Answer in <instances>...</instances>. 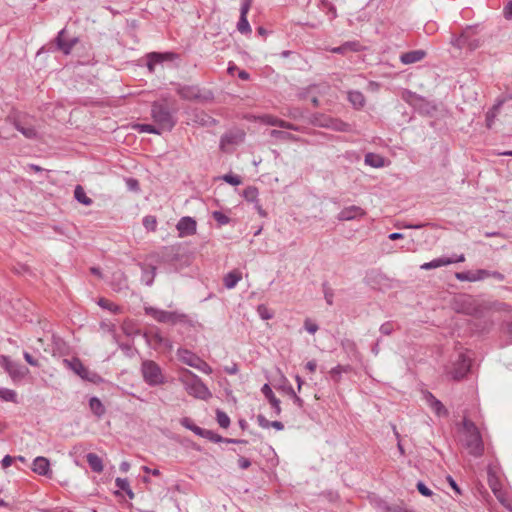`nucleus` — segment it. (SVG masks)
I'll use <instances>...</instances> for the list:
<instances>
[{
  "label": "nucleus",
  "instance_id": "nucleus-1",
  "mask_svg": "<svg viewBox=\"0 0 512 512\" xmlns=\"http://www.w3.org/2000/svg\"><path fill=\"white\" fill-rule=\"evenodd\" d=\"M179 381L183 384L186 392L195 398L208 400L212 397V393L201 378L188 369L181 370Z\"/></svg>",
  "mask_w": 512,
  "mask_h": 512
},
{
  "label": "nucleus",
  "instance_id": "nucleus-2",
  "mask_svg": "<svg viewBox=\"0 0 512 512\" xmlns=\"http://www.w3.org/2000/svg\"><path fill=\"white\" fill-rule=\"evenodd\" d=\"M463 445L469 454L480 457L484 452V444L476 425L467 418L463 419Z\"/></svg>",
  "mask_w": 512,
  "mask_h": 512
},
{
  "label": "nucleus",
  "instance_id": "nucleus-3",
  "mask_svg": "<svg viewBox=\"0 0 512 512\" xmlns=\"http://www.w3.org/2000/svg\"><path fill=\"white\" fill-rule=\"evenodd\" d=\"M151 117L155 124L164 131H171L176 124V119L168 106L164 103L154 102L151 106Z\"/></svg>",
  "mask_w": 512,
  "mask_h": 512
},
{
  "label": "nucleus",
  "instance_id": "nucleus-4",
  "mask_svg": "<svg viewBox=\"0 0 512 512\" xmlns=\"http://www.w3.org/2000/svg\"><path fill=\"white\" fill-rule=\"evenodd\" d=\"M141 374L144 382L151 386H159L166 382L162 368L153 360H144L141 363Z\"/></svg>",
  "mask_w": 512,
  "mask_h": 512
},
{
  "label": "nucleus",
  "instance_id": "nucleus-5",
  "mask_svg": "<svg viewBox=\"0 0 512 512\" xmlns=\"http://www.w3.org/2000/svg\"><path fill=\"white\" fill-rule=\"evenodd\" d=\"M311 123L314 126L328 128L337 132H350L351 125L338 118H333L322 113H316L312 116Z\"/></svg>",
  "mask_w": 512,
  "mask_h": 512
},
{
  "label": "nucleus",
  "instance_id": "nucleus-6",
  "mask_svg": "<svg viewBox=\"0 0 512 512\" xmlns=\"http://www.w3.org/2000/svg\"><path fill=\"white\" fill-rule=\"evenodd\" d=\"M146 313L160 323H170L173 325L177 323H189L188 316L177 311H165L150 307L146 309Z\"/></svg>",
  "mask_w": 512,
  "mask_h": 512
},
{
  "label": "nucleus",
  "instance_id": "nucleus-7",
  "mask_svg": "<svg viewBox=\"0 0 512 512\" xmlns=\"http://www.w3.org/2000/svg\"><path fill=\"white\" fill-rule=\"evenodd\" d=\"M63 364L77 374L81 379L89 381L91 383H99L102 381L100 375L96 372L89 370L83 365L78 358L64 359Z\"/></svg>",
  "mask_w": 512,
  "mask_h": 512
},
{
  "label": "nucleus",
  "instance_id": "nucleus-8",
  "mask_svg": "<svg viewBox=\"0 0 512 512\" xmlns=\"http://www.w3.org/2000/svg\"><path fill=\"white\" fill-rule=\"evenodd\" d=\"M176 92L184 100L210 101L213 99L211 91L202 92L197 85L178 84Z\"/></svg>",
  "mask_w": 512,
  "mask_h": 512
},
{
  "label": "nucleus",
  "instance_id": "nucleus-9",
  "mask_svg": "<svg viewBox=\"0 0 512 512\" xmlns=\"http://www.w3.org/2000/svg\"><path fill=\"white\" fill-rule=\"evenodd\" d=\"M54 42L57 50L61 51L64 55H69L79 44V38L68 37L66 29H62L58 32Z\"/></svg>",
  "mask_w": 512,
  "mask_h": 512
},
{
  "label": "nucleus",
  "instance_id": "nucleus-10",
  "mask_svg": "<svg viewBox=\"0 0 512 512\" xmlns=\"http://www.w3.org/2000/svg\"><path fill=\"white\" fill-rule=\"evenodd\" d=\"M144 338L147 344L155 350L161 347L172 349V342L168 338L163 337L158 328L145 332Z\"/></svg>",
  "mask_w": 512,
  "mask_h": 512
},
{
  "label": "nucleus",
  "instance_id": "nucleus-11",
  "mask_svg": "<svg viewBox=\"0 0 512 512\" xmlns=\"http://www.w3.org/2000/svg\"><path fill=\"white\" fill-rule=\"evenodd\" d=\"M471 366L470 358H468L465 354L460 353L458 355L457 360L453 364V368L450 371V374L453 379L460 380L466 376L469 372Z\"/></svg>",
  "mask_w": 512,
  "mask_h": 512
},
{
  "label": "nucleus",
  "instance_id": "nucleus-12",
  "mask_svg": "<svg viewBox=\"0 0 512 512\" xmlns=\"http://www.w3.org/2000/svg\"><path fill=\"white\" fill-rule=\"evenodd\" d=\"M179 237L192 236L196 233L197 223L196 220L189 216L180 218L176 224Z\"/></svg>",
  "mask_w": 512,
  "mask_h": 512
},
{
  "label": "nucleus",
  "instance_id": "nucleus-13",
  "mask_svg": "<svg viewBox=\"0 0 512 512\" xmlns=\"http://www.w3.org/2000/svg\"><path fill=\"white\" fill-rule=\"evenodd\" d=\"M178 56L173 52H151L147 54V68L150 72H153L157 64H161L165 61H172Z\"/></svg>",
  "mask_w": 512,
  "mask_h": 512
},
{
  "label": "nucleus",
  "instance_id": "nucleus-14",
  "mask_svg": "<svg viewBox=\"0 0 512 512\" xmlns=\"http://www.w3.org/2000/svg\"><path fill=\"white\" fill-rule=\"evenodd\" d=\"M251 1L252 0H241L240 18L237 23V30L241 34L251 33V27L247 19V14L251 6Z\"/></svg>",
  "mask_w": 512,
  "mask_h": 512
},
{
  "label": "nucleus",
  "instance_id": "nucleus-15",
  "mask_svg": "<svg viewBox=\"0 0 512 512\" xmlns=\"http://www.w3.org/2000/svg\"><path fill=\"white\" fill-rule=\"evenodd\" d=\"M455 277L460 281L476 282V281L484 280L487 277H490V272L485 269H479L476 271H464V272H457L455 274Z\"/></svg>",
  "mask_w": 512,
  "mask_h": 512
},
{
  "label": "nucleus",
  "instance_id": "nucleus-16",
  "mask_svg": "<svg viewBox=\"0 0 512 512\" xmlns=\"http://www.w3.org/2000/svg\"><path fill=\"white\" fill-rule=\"evenodd\" d=\"M32 471L41 476L51 477L52 470L50 468V462L47 458L38 456L33 460Z\"/></svg>",
  "mask_w": 512,
  "mask_h": 512
},
{
  "label": "nucleus",
  "instance_id": "nucleus-17",
  "mask_svg": "<svg viewBox=\"0 0 512 512\" xmlns=\"http://www.w3.org/2000/svg\"><path fill=\"white\" fill-rule=\"evenodd\" d=\"M262 122L270 126H277L282 129L292 130V131H301V127L297 126L293 123L287 122L285 120L279 119L272 115H265L262 117Z\"/></svg>",
  "mask_w": 512,
  "mask_h": 512
},
{
  "label": "nucleus",
  "instance_id": "nucleus-18",
  "mask_svg": "<svg viewBox=\"0 0 512 512\" xmlns=\"http://www.w3.org/2000/svg\"><path fill=\"white\" fill-rule=\"evenodd\" d=\"M365 215V211L359 206H349L342 209L338 214V220L340 221H350L353 219L360 218Z\"/></svg>",
  "mask_w": 512,
  "mask_h": 512
},
{
  "label": "nucleus",
  "instance_id": "nucleus-19",
  "mask_svg": "<svg viewBox=\"0 0 512 512\" xmlns=\"http://www.w3.org/2000/svg\"><path fill=\"white\" fill-rule=\"evenodd\" d=\"M364 49L359 41H347L338 47H333L330 51L335 54L345 55L348 52H360Z\"/></svg>",
  "mask_w": 512,
  "mask_h": 512
},
{
  "label": "nucleus",
  "instance_id": "nucleus-20",
  "mask_svg": "<svg viewBox=\"0 0 512 512\" xmlns=\"http://www.w3.org/2000/svg\"><path fill=\"white\" fill-rule=\"evenodd\" d=\"M177 357L182 363L193 368L200 359L197 354L185 348H179L177 350Z\"/></svg>",
  "mask_w": 512,
  "mask_h": 512
},
{
  "label": "nucleus",
  "instance_id": "nucleus-21",
  "mask_svg": "<svg viewBox=\"0 0 512 512\" xmlns=\"http://www.w3.org/2000/svg\"><path fill=\"white\" fill-rule=\"evenodd\" d=\"M6 372L14 382H17L22 380L28 374L29 370L28 368L13 361L12 364L8 365Z\"/></svg>",
  "mask_w": 512,
  "mask_h": 512
},
{
  "label": "nucleus",
  "instance_id": "nucleus-22",
  "mask_svg": "<svg viewBox=\"0 0 512 512\" xmlns=\"http://www.w3.org/2000/svg\"><path fill=\"white\" fill-rule=\"evenodd\" d=\"M426 52L424 50H412L400 55V61L404 65L417 63L424 59Z\"/></svg>",
  "mask_w": 512,
  "mask_h": 512
},
{
  "label": "nucleus",
  "instance_id": "nucleus-23",
  "mask_svg": "<svg viewBox=\"0 0 512 512\" xmlns=\"http://www.w3.org/2000/svg\"><path fill=\"white\" fill-rule=\"evenodd\" d=\"M425 398H426L427 403L431 407V409L436 413V415H438V416H447L448 415V411L445 408V406L432 393L427 392L425 395Z\"/></svg>",
  "mask_w": 512,
  "mask_h": 512
},
{
  "label": "nucleus",
  "instance_id": "nucleus-24",
  "mask_svg": "<svg viewBox=\"0 0 512 512\" xmlns=\"http://www.w3.org/2000/svg\"><path fill=\"white\" fill-rule=\"evenodd\" d=\"M261 392L271 404L275 414L279 415L281 413L280 400L275 397L271 387L268 384H264L261 388Z\"/></svg>",
  "mask_w": 512,
  "mask_h": 512
},
{
  "label": "nucleus",
  "instance_id": "nucleus-25",
  "mask_svg": "<svg viewBox=\"0 0 512 512\" xmlns=\"http://www.w3.org/2000/svg\"><path fill=\"white\" fill-rule=\"evenodd\" d=\"M202 438H205V439H207V440H209L211 442H214V443L225 442V443H234V444H236V443H243L244 442L243 440L224 438L221 435L215 433L214 431L207 430V429H204L203 434H202Z\"/></svg>",
  "mask_w": 512,
  "mask_h": 512
},
{
  "label": "nucleus",
  "instance_id": "nucleus-26",
  "mask_svg": "<svg viewBox=\"0 0 512 512\" xmlns=\"http://www.w3.org/2000/svg\"><path fill=\"white\" fill-rule=\"evenodd\" d=\"M364 163L373 168H382L385 166V158L379 154L369 152L364 157Z\"/></svg>",
  "mask_w": 512,
  "mask_h": 512
},
{
  "label": "nucleus",
  "instance_id": "nucleus-27",
  "mask_svg": "<svg viewBox=\"0 0 512 512\" xmlns=\"http://www.w3.org/2000/svg\"><path fill=\"white\" fill-rule=\"evenodd\" d=\"M454 260H449L448 257L442 256L439 258H435L431 260L430 262H426L420 266L422 270H431L436 269L442 266H447L450 264H453Z\"/></svg>",
  "mask_w": 512,
  "mask_h": 512
},
{
  "label": "nucleus",
  "instance_id": "nucleus-28",
  "mask_svg": "<svg viewBox=\"0 0 512 512\" xmlns=\"http://www.w3.org/2000/svg\"><path fill=\"white\" fill-rule=\"evenodd\" d=\"M508 98H512V93L508 96ZM506 100H507V97L504 99L498 100L497 103L491 109H489L488 112L486 113V125L488 128L492 127L494 120L499 112V109L501 108V106L503 105V103Z\"/></svg>",
  "mask_w": 512,
  "mask_h": 512
},
{
  "label": "nucleus",
  "instance_id": "nucleus-29",
  "mask_svg": "<svg viewBox=\"0 0 512 512\" xmlns=\"http://www.w3.org/2000/svg\"><path fill=\"white\" fill-rule=\"evenodd\" d=\"M141 269H142L141 282L147 286H151L154 282V278L156 275V267L141 265Z\"/></svg>",
  "mask_w": 512,
  "mask_h": 512
},
{
  "label": "nucleus",
  "instance_id": "nucleus-30",
  "mask_svg": "<svg viewBox=\"0 0 512 512\" xmlns=\"http://www.w3.org/2000/svg\"><path fill=\"white\" fill-rule=\"evenodd\" d=\"M89 407L92 413L97 418H101L106 413L105 406L103 405L101 400L96 396L90 398Z\"/></svg>",
  "mask_w": 512,
  "mask_h": 512
},
{
  "label": "nucleus",
  "instance_id": "nucleus-31",
  "mask_svg": "<svg viewBox=\"0 0 512 512\" xmlns=\"http://www.w3.org/2000/svg\"><path fill=\"white\" fill-rule=\"evenodd\" d=\"M365 279L366 282L371 286H375L387 280L386 276L380 270L376 269L368 271Z\"/></svg>",
  "mask_w": 512,
  "mask_h": 512
},
{
  "label": "nucleus",
  "instance_id": "nucleus-32",
  "mask_svg": "<svg viewBox=\"0 0 512 512\" xmlns=\"http://www.w3.org/2000/svg\"><path fill=\"white\" fill-rule=\"evenodd\" d=\"M87 462L93 472L101 473L104 469L102 459L95 453H88Z\"/></svg>",
  "mask_w": 512,
  "mask_h": 512
},
{
  "label": "nucleus",
  "instance_id": "nucleus-33",
  "mask_svg": "<svg viewBox=\"0 0 512 512\" xmlns=\"http://www.w3.org/2000/svg\"><path fill=\"white\" fill-rule=\"evenodd\" d=\"M241 278H242L241 272H239L237 270H233L225 275V277L223 279L224 286L227 289H232L238 284V282L241 280Z\"/></svg>",
  "mask_w": 512,
  "mask_h": 512
},
{
  "label": "nucleus",
  "instance_id": "nucleus-34",
  "mask_svg": "<svg viewBox=\"0 0 512 512\" xmlns=\"http://www.w3.org/2000/svg\"><path fill=\"white\" fill-rule=\"evenodd\" d=\"M348 100L352 104V106L356 109H360L365 105V97L360 91H349L348 92Z\"/></svg>",
  "mask_w": 512,
  "mask_h": 512
},
{
  "label": "nucleus",
  "instance_id": "nucleus-35",
  "mask_svg": "<svg viewBox=\"0 0 512 512\" xmlns=\"http://www.w3.org/2000/svg\"><path fill=\"white\" fill-rule=\"evenodd\" d=\"M461 34H466L465 42L466 46L470 49H475L479 46V40L474 37L475 28L472 26H467Z\"/></svg>",
  "mask_w": 512,
  "mask_h": 512
},
{
  "label": "nucleus",
  "instance_id": "nucleus-36",
  "mask_svg": "<svg viewBox=\"0 0 512 512\" xmlns=\"http://www.w3.org/2000/svg\"><path fill=\"white\" fill-rule=\"evenodd\" d=\"M489 487L491 488L492 492L494 493L495 497L501 502L504 503V493L500 487V483L498 479L492 475L489 474Z\"/></svg>",
  "mask_w": 512,
  "mask_h": 512
},
{
  "label": "nucleus",
  "instance_id": "nucleus-37",
  "mask_svg": "<svg viewBox=\"0 0 512 512\" xmlns=\"http://www.w3.org/2000/svg\"><path fill=\"white\" fill-rule=\"evenodd\" d=\"M15 128L28 139L37 138V131L32 125H23L20 122H15Z\"/></svg>",
  "mask_w": 512,
  "mask_h": 512
},
{
  "label": "nucleus",
  "instance_id": "nucleus-38",
  "mask_svg": "<svg viewBox=\"0 0 512 512\" xmlns=\"http://www.w3.org/2000/svg\"><path fill=\"white\" fill-rule=\"evenodd\" d=\"M111 285L112 288L116 291H121L127 288V281L125 275L121 272L115 273Z\"/></svg>",
  "mask_w": 512,
  "mask_h": 512
},
{
  "label": "nucleus",
  "instance_id": "nucleus-39",
  "mask_svg": "<svg viewBox=\"0 0 512 512\" xmlns=\"http://www.w3.org/2000/svg\"><path fill=\"white\" fill-rule=\"evenodd\" d=\"M115 484L120 490L124 491L130 499L134 498L135 494L130 488L129 481L126 478H116Z\"/></svg>",
  "mask_w": 512,
  "mask_h": 512
},
{
  "label": "nucleus",
  "instance_id": "nucleus-40",
  "mask_svg": "<svg viewBox=\"0 0 512 512\" xmlns=\"http://www.w3.org/2000/svg\"><path fill=\"white\" fill-rule=\"evenodd\" d=\"M270 136L275 139H279V140H289V141H298L299 140V138L297 136H295L294 134H291L289 132L282 131V130H272L270 132Z\"/></svg>",
  "mask_w": 512,
  "mask_h": 512
},
{
  "label": "nucleus",
  "instance_id": "nucleus-41",
  "mask_svg": "<svg viewBox=\"0 0 512 512\" xmlns=\"http://www.w3.org/2000/svg\"><path fill=\"white\" fill-rule=\"evenodd\" d=\"M258 189L255 186H248L243 190L242 196L248 202L255 203L258 201Z\"/></svg>",
  "mask_w": 512,
  "mask_h": 512
},
{
  "label": "nucleus",
  "instance_id": "nucleus-42",
  "mask_svg": "<svg viewBox=\"0 0 512 512\" xmlns=\"http://www.w3.org/2000/svg\"><path fill=\"white\" fill-rule=\"evenodd\" d=\"M74 197L78 202L84 205L88 206L92 204V199L86 195L85 191L81 186H76L74 190Z\"/></svg>",
  "mask_w": 512,
  "mask_h": 512
},
{
  "label": "nucleus",
  "instance_id": "nucleus-43",
  "mask_svg": "<svg viewBox=\"0 0 512 512\" xmlns=\"http://www.w3.org/2000/svg\"><path fill=\"white\" fill-rule=\"evenodd\" d=\"M351 370L349 365H337L330 370V375L334 381H339L342 373H347Z\"/></svg>",
  "mask_w": 512,
  "mask_h": 512
},
{
  "label": "nucleus",
  "instance_id": "nucleus-44",
  "mask_svg": "<svg viewBox=\"0 0 512 512\" xmlns=\"http://www.w3.org/2000/svg\"><path fill=\"white\" fill-rule=\"evenodd\" d=\"M0 398L8 402H17V393L8 388H0Z\"/></svg>",
  "mask_w": 512,
  "mask_h": 512
},
{
  "label": "nucleus",
  "instance_id": "nucleus-45",
  "mask_svg": "<svg viewBox=\"0 0 512 512\" xmlns=\"http://www.w3.org/2000/svg\"><path fill=\"white\" fill-rule=\"evenodd\" d=\"M321 8L331 20L337 17L336 7L331 2L323 0Z\"/></svg>",
  "mask_w": 512,
  "mask_h": 512
},
{
  "label": "nucleus",
  "instance_id": "nucleus-46",
  "mask_svg": "<svg viewBox=\"0 0 512 512\" xmlns=\"http://www.w3.org/2000/svg\"><path fill=\"white\" fill-rule=\"evenodd\" d=\"M98 305L101 308L109 310V311H111L114 314H117L120 311V307L118 305L114 304L113 302H111V301H109V300H107L105 298H100L98 300Z\"/></svg>",
  "mask_w": 512,
  "mask_h": 512
},
{
  "label": "nucleus",
  "instance_id": "nucleus-47",
  "mask_svg": "<svg viewBox=\"0 0 512 512\" xmlns=\"http://www.w3.org/2000/svg\"><path fill=\"white\" fill-rule=\"evenodd\" d=\"M216 420L220 427L222 428H228L230 425V418L229 416L222 410L216 411Z\"/></svg>",
  "mask_w": 512,
  "mask_h": 512
},
{
  "label": "nucleus",
  "instance_id": "nucleus-48",
  "mask_svg": "<svg viewBox=\"0 0 512 512\" xmlns=\"http://www.w3.org/2000/svg\"><path fill=\"white\" fill-rule=\"evenodd\" d=\"M195 122L202 126H207L215 122V120L204 112H198L195 114Z\"/></svg>",
  "mask_w": 512,
  "mask_h": 512
},
{
  "label": "nucleus",
  "instance_id": "nucleus-49",
  "mask_svg": "<svg viewBox=\"0 0 512 512\" xmlns=\"http://www.w3.org/2000/svg\"><path fill=\"white\" fill-rule=\"evenodd\" d=\"M143 226L148 231H155L157 227V220L155 216L147 215L142 220Z\"/></svg>",
  "mask_w": 512,
  "mask_h": 512
},
{
  "label": "nucleus",
  "instance_id": "nucleus-50",
  "mask_svg": "<svg viewBox=\"0 0 512 512\" xmlns=\"http://www.w3.org/2000/svg\"><path fill=\"white\" fill-rule=\"evenodd\" d=\"M323 293H324V298H325V301L328 305H332L333 304V299H334V291L333 289L328 285V283H323Z\"/></svg>",
  "mask_w": 512,
  "mask_h": 512
},
{
  "label": "nucleus",
  "instance_id": "nucleus-51",
  "mask_svg": "<svg viewBox=\"0 0 512 512\" xmlns=\"http://www.w3.org/2000/svg\"><path fill=\"white\" fill-rule=\"evenodd\" d=\"M141 131L150 133V134H161L163 129H160V127L157 124H142Z\"/></svg>",
  "mask_w": 512,
  "mask_h": 512
},
{
  "label": "nucleus",
  "instance_id": "nucleus-52",
  "mask_svg": "<svg viewBox=\"0 0 512 512\" xmlns=\"http://www.w3.org/2000/svg\"><path fill=\"white\" fill-rule=\"evenodd\" d=\"M257 313L263 320H269L273 318V313L264 304L258 305Z\"/></svg>",
  "mask_w": 512,
  "mask_h": 512
},
{
  "label": "nucleus",
  "instance_id": "nucleus-53",
  "mask_svg": "<svg viewBox=\"0 0 512 512\" xmlns=\"http://www.w3.org/2000/svg\"><path fill=\"white\" fill-rule=\"evenodd\" d=\"M194 368L208 375H210L213 372L211 366L201 358L199 359Z\"/></svg>",
  "mask_w": 512,
  "mask_h": 512
},
{
  "label": "nucleus",
  "instance_id": "nucleus-54",
  "mask_svg": "<svg viewBox=\"0 0 512 512\" xmlns=\"http://www.w3.org/2000/svg\"><path fill=\"white\" fill-rule=\"evenodd\" d=\"M213 219L219 224V225H226L229 223L230 219L228 216H226L221 211H214L212 213Z\"/></svg>",
  "mask_w": 512,
  "mask_h": 512
},
{
  "label": "nucleus",
  "instance_id": "nucleus-55",
  "mask_svg": "<svg viewBox=\"0 0 512 512\" xmlns=\"http://www.w3.org/2000/svg\"><path fill=\"white\" fill-rule=\"evenodd\" d=\"M222 179L226 183L233 185V186L240 185L242 182L240 176L235 175V174H225L224 176H222Z\"/></svg>",
  "mask_w": 512,
  "mask_h": 512
},
{
  "label": "nucleus",
  "instance_id": "nucleus-56",
  "mask_svg": "<svg viewBox=\"0 0 512 512\" xmlns=\"http://www.w3.org/2000/svg\"><path fill=\"white\" fill-rule=\"evenodd\" d=\"M380 332L383 334V335H390L392 334L393 330H394V324L393 322L391 321H387L385 323H383L381 326H380Z\"/></svg>",
  "mask_w": 512,
  "mask_h": 512
},
{
  "label": "nucleus",
  "instance_id": "nucleus-57",
  "mask_svg": "<svg viewBox=\"0 0 512 512\" xmlns=\"http://www.w3.org/2000/svg\"><path fill=\"white\" fill-rule=\"evenodd\" d=\"M416 487L419 493L423 496L429 497L433 494L432 490L429 489L422 481H419Z\"/></svg>",
  "mask_w": 512,
  "mask_h": 512
},
{
  "label": "nucleus",
  "instance_id": "nucleus-58",
  "mask_svg": "<svg viewBox=\"0 0 512 512\" xmlns=\"http://www.w3.org/2000/svg\"><path fill=\"white\" fill-rule=\"evenodd\" d=\"M465 37L466 34H460L458 37L453 38L451 40L452 45L457 48L466 47Z\"/></svg>",
  "mask_w": 512,
  "mask_h": 512
},
{
  "label": "nucleus",
  "instance_id": "nucleus-59",
  "mask_svg": "<svg viewBox=\"0 0 512 512\" xmlns=\"http://www.w3.org/2000/svg\"><path fill=\"white\" fill-rule=\"evenodd\" d=\"M23 357L29 365L34 366V367L40 366L38 360H36L29 352L24 351Z\"/></svg>",
  "mask_w": 512,
  "mask_h": 512
},
{
  "label": "nucleus",
  "instance_id": "nucleus-60",
  "mask_svg": "<svg viewBox=\"0 0 512 512\" xmlns=\"http://www.w3.org/2000/svg\"><path fill=\"white\" fill-rule=\"evenodd\" d=\"M80 65H90L94 64V55L87 52L83 59L78 60Z\"/></svg>",
  "mask_w": 512,
  "mask_h": 512
},
{
  "label": "nucleus",
  "instance_id": "nucleus-61",
  "mask_svg": "<svg viewBox=\"0 0 512 512\" xmlns=\"http://www.w3.org/2000/svg\"><path fill=\"white\" fill-rule=\"evenodd\" d=\"M126 184L128 186V188L132 191H137L139 190V183L136 179L134 178H127L126 179Z\"/></svg>",
  "mask_w": 512,
  "mask_h": 512
},
{
  "label": "nucleus",
  "instance_id": "nucleus-62",
  "mask_svg": "<svg viewBox=\"0 0 512 512\" xmlns=\"http://www.w3.org/2000/svg\"><path fill=\"white\" fill-rule=\"evenodd\" d=\"M257 422L259 426L262 428H270L271 421L267 420L265 416L261 414L257 416Z\"/></svg>",
  "mask_w": 512,
  "mask_h": 512
},
{
  "label": "nucleus",
  "instance_id": "nucleus-63",
  "mask_svg": "<svg viewBox=\"0 0 512 512\" xmlns=\"http://www.w3.org/2000/svg\"><path fill=\"white\" fill-rule=\"evenodd\" d=\"M447 481H448L450 487L456 492V494H458V495L462 494L460 487L458 486L456 481L451 476L447 477Z\"/></svg>",
  "mask_w": 512,
  "mask_h": 512
},
{
  "label": "nucleus",
  "instance_id": "nucleus-64",
  "mask_svg": "<svg viewBox=\"0 0 512 512\" xmlns=\"http://www.w3.org/2000/svg\"><path fill=\"white\" fill-rule=\"evenodd\" d=\"M504 16L506 19H512V1L504 7Z\"/></svg>",
  "mask_w": 512,
  "mask_h": 512
}]
</instances>
